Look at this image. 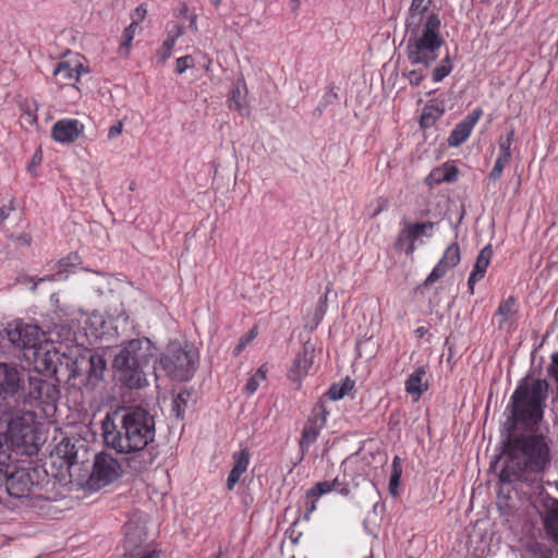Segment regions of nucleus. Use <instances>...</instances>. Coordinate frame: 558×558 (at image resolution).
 Segmentation results:
<instances>
[{
  "label": "nucleus",
  "instance_id": "nucleus-1",
  "mask_svg": "<svg viewBox=\"0 0 558 558\" xmlns=\"http://www.w3.org/2000/svg\"><path fill=\"white\" fill-rule=\"evenodd\" d=\"M547 391L546 380L524 379L510 398L500 430L504 465L498 476L501 485L499 495L506 485L541 482L550 466V440L538 427Z\"/></svg>",
  "mask_w": 558,
  "mask_h": 558
},
{
  "label": "nucleus",
  "instance_id": "nucleus-2",
  "mask_svg": "<svg viewBox=\"0 0 558 558\" xmlns=\"http://www.w3.org/2000/svg\"><path fill=\"white\" fill-rule=\"evenodd\" d=\"M59 389L16 363L0 362V421L12 446H26L34 432L35 413L25 405L53 403Z\"/></svg>",
  "mask_w": 558,
  "mask_h": 558
},
{
  "label": "nucleus",
  "instance_id": "nucleus-3",
  "mask_svg": "<svg viewBox=\"0 0 558 558\" xmlns=\"http://www.w3.org/2000/svg\"><path fill=\"white\" fill-rule=\"evenodd\" d=\"M430 0H412L405 17V52L412 65L428 69L438 58L445 44L441 36V21L437 13L429 11Z\"/></svg>",
  "mask_w": 558,
  "mask_h": 558
},
{
  "label": "nucleus",
  "instance_id": "nucleus-4",
  "mask_svg": "<svg viewBox=\"0 0 558 558\" xmlns=\"http://www.w3.org/2000/svg\"><path fill=\"white\" fill-rule=\"evenodd\" d=\"M104 441L118 453L144 450L156 436L155 418L142 407H131L106 415L101 423Z\"/></svg>",
  "mask_w": 558,
  "mask_h": 558
},
{
  "label": "nucleus",
  "instance_id": "nucleus-5",
  "mask_svg": "<svg viewBox=\"0 0 558 558\" xmlns=\"http://www.w3.org/2000/svg\"><path fill=\"white\" fill-rule=\"evenodd\" d=\"M156 351L155 344L146 337L124 342L113 360V367L121 383L130 389L147 386L148 380L144 368L150 364Z\"/></svg>",
  "mask_w": 558,
  "mask_h": 558
},
{
  "label": "nucleus",
  "instance_id": "nucleus-6",
  "mask_svg": "<svg viewBox=\"0 0 558 558\" xmlns=\"http://www.w3.org/2000/svg\"><path fill=\"white\" fill-rule=\"evenodd\" d=\"M198 357V352L193 344L170 341L156 363L158 368L162 369L172 379L185 381L196 371Z\"/></svg>",
  "mask_w": 558,
  "mask_h": 558
},
{
  "label": "nucleus",
  "instance_id": "nucleus-7",
  "mask_svg": "<svg viewBox=\"0 0 558 558\" xmlns=\"http://www.w3.org/2000/svg\"><path fill=\"white\" fill-rule=\"evenodd\" d=\"M9 457L4 451L0 453V488L5 487V492L14 498L24 497H38L37 490L39 489V473L36 469H19L8 475L5 460Z\"/></svg>",
  "mask_w": 558,
  "mask_h": 558
},
{
  "label": "nucleus",
  "instance_id": "nucleus-8",
  "mask_svg": "<svg viewBox=\"0 0 558 558\" xmlns=\"http://www.w3.org/2000/svg\"><path fill=\"white\" fill-rule=\"evenodd\" d=\"M8 339L15 347L32 351V356H25L27 360L33 359L37 364H39L43 343L49 341L46 333L37 325L31 324L17 325L15 328L8 330Z\"/></svg>",
  "mask_w": 558,
  "mask_h": 558
},
{
  "label": "nucleus",
  "instance_id": "nucleus-9",
  "mask_svg": "<svg viewBox=\"0 0 558 558\" xmlns=\"http://www.w3.org/2000/svg\"><path fill=\"white\" fill-rule=\"evenodd\" d=\"M328 414L329 411L325 405V399H319L313 407L302 428L301 438L299 440V449L302 454L301 459L304 458L310 447L318 439L322 429L326 425Z\"/></svg>",
  "mask_w": 558,
  "mask_h": 558
},
{
  "label": "nucleus",
  "instance_id": "nucleus-10",
  "mask_svg": "<svg viewBox=\"0 0 558 558\" xmlns=\"http://www.w3.org/2000/svg\"><path fill=\"white\" fill-rule=\"evenodd\" d=\"M122 473L121 464L111 454L100 452L96 454L87 485L97 490L117 480Z\"/></svg>",
  "mask_w": 558,
  "mask_h": 558
},
{
  "label": "nucleus",
  "instance_id": "nucleus-11",
  "mask_svg": "<svg viewBox=\"0 0 558 558\" xmlns=\"http://www.w3.org/2000/svg\"><path fill=\"white\" fill-rule=\"evenodd\" d=\"M106 366L107 363L102 355L88 352L75 361L74 372L77 375H85L87 385L95 387L102 379Z\"/></svg>",
  "mask_w": 558,
  "mask_h": 558
},
{
  "label": "nucleus",
  "instance_id": "nucleus-12",
  "mask_svg": "<svg viewBox=\"0 0 558 558\" xmlns=\"http://www.w3.org/2000/svg\"><path fill=\"white\" fill-rule=\"evenodd\" d=\"M84 132V124L76 119H61L51 130L52 138L62 144L75 142Z\"/></svg>",
  "mask_w": 558,
  "mask_h": 558
},
{
  "label": "nucleus",
  "instance_id": "nucleus-13",
  "mask_svg": "<svg viewBox=\"0 0 558 558\" xmlns=\"http://www.w3.org/2000/svg\"><path fill=\"white\" fill-rule=\"evenodd\" d=\"M460 262V247L458 243L449 245L438 264L433 268L432 272L425 280V284H432L441 279L446 272L457 266Z\"/></svg>",
  "mask_w": 558,
  "mask_h": 558
},
{
  "label": "nucleus",
  "instance_id": "nucleus-14",
  "mask_svg": "<svg viewBox=\"0 0 558 558\" xmlns=\"http://www.w3.org/2000/svg\"><path fill=\"white\" fill-rule=\"evenodd\" d=\"M313 363V349L304 344L296 354L293 364L289 371V378L300 387L301 378L307 373Z\"/></svg>",
  "mask_w": 558,
  "mask_h": 558
},
{
  "label": "nucleus",
  "instance_id": "nucleus-15",
  "mask_svg": "<svg viewBox=\"0 0 558 558\" xmlns=\"http://www.w3.org/2000/svg\"><path fill=\"white\" fill-rule=\"evenodd\" d=\"M82 72H87L83 64L77 62L72 65L68 61H61L53 70V76L60 85H74L75 82H78Z\"/></svg>",
  "mask_w": 558,
  "mask_h": 558
},
{
  "label": "nucleus",
  "instance_id": "nucleus-16",
  "mask_svg": "<svg viewBox=\"0 0 558 558\" xmlns=\"http://www.w3.org/2000/svg\"><path fill=\"white\" fill-rule=\"evenodd\" d=\"M247 88L243 80H238L230 92L228 102L231 109L236 110L241 116H250V107L246 100Z\"/></svg>",
  "mask_w": 558,
  "mask_h": 558
},
{
  "label": "nucleus",
  "instance_id": "nucleus-17",
  "mask_svg": "<svg viewBox=\"0 0 558 558\" xmlns=\"http://www.w3.org/2000/svg\"><path fill=\"white\" fill-rule=\"evenodd\" d=\"M492 256H493L492 245H486L480 252V254L476 258V262L474 264L473 270L468 280V286H469L471 293H473L474 284L484 277L486 269L490 263Z\"/></svg>",
  "mask_w": 558,
  "mask_h": 558
},
{
  "label": "nucleus",
  "instance_id": "nucleus-18",
  "mask_svg": "<svg viewBox=\"0 0 558 558\" xmlns=\"http://www.w3.org/2000/svg\"><path fill=\"white\" fill-rule=\"evenodd\" d=\"M232 459L233 466L227 478V488L229 490L233 489L234 485L240 481L241 475L247 470L250 463L248 450L245 448L234 452Z\"/></svg>",
  "mask_w": 558,
  "mask_h": 558
},
{
  "label": "nucleus",
  "instance_id": "nucleus-19",
  "mask_svg": "<svg viewBox=\"0 0 558 558\" xmlns=\"http://www.w3.org/2000/svg\"><path fill=\"white\" fill-rule=\"evenodd\" d=\"M543 525L547 536L558 545V499H551L547 505Z\"/></svg>",
  "mask_w": 558,
  "mask_h": 558
},
{
  "label": "nucleus",
  "instance_id": "nucleus-20",
  "mask_svg": "<svg viewBox=\"0 0 558 558\" xmlns=\"http://www.w3.org/2000/svg\"><path fill=\"white\" fill-rule=\"evenodd\" d=\"M425 375L426 368L424 366H420L409 376L405 381L407 392L411 396H414L415 400H417L428 388L427 381L423 380Z\"/></svg>",
  "mask_w": 558,
  "mask_h": 558
},
{
  "label": "nucleus",
  "instance_id": "nucleus-21",
  "mask_svg": "<svg viewBox=\"0 0 558 558\" xmlns=\"http://www.w3.org/2000/svg\"><path fill=\"white\" fill-rule=\"evenodd\" d=\"M515 303L517 301L513 296H509L500 303L496 313V315L500 317L498 324L500 329H509L511 327V319L517 314Z\"/></svg>",
  "mask_w": 558,
  "mask_h": 558
},
{
  "label": "nucleus",
  "instance_id": "nucleus-22",
  "mask_svg": "<svg viewBox=\"0 0 558 558\" xmlns=\"http://www.w3.org/2000/svg\"><path fill=\"white\" fill-rule=\"evenodd\" d=\"M472 130L473 128L462 120L451 131L448 137V145L451 147H458L469 138Z\"/></svg>",
  "mask_w": 558,
  "mask_h": 558
},
{
  "label": "nucleus",
  "instance_id": "nucleus-23",
  "mask_svg": "<svg viewBox=\"0 0 558 558\" xmlns=\"http://www.w3.org/2000/svg\"><path fill=\"white\" fill-rule=\"evenodd\" d=\"M434 227L432 221L412 223L403 229V236L413 238L414 241L422 235L430 236Z\"/></svg>",
  "mask_w": 558,
  "mask_h": 558
},
{
  "label": "nucleus",
  "instance_id": "nucleus-24",
  "mask_svg": "<svg viewBox=\"0 0 558 558\" xmlns=\"http://www.w3.org/2000/svg\"><path fill=\"white\" fill-rule=\"evenodd\" d=\"M354 386V383L347 378L340 385H332L329 390L320 399H325V403L328 400H340L342 399Z\"/></svg>",
  "mask_w": 558,
  "mask_h": 558
},
{
  "label": "nucleus",
  "instance_id": "nucleus-25",
  "mask_svg": "<svg viewBox=\"0 0 558 558\" xmlns=\"http://www.w3.org/2000/svg\"><path fill=\"white\" fill-rule=\"evenodd\" d=\"M327 294L328 291L323 298L319 299L312 317L305 324V328L310 329L311 331L317 328L327 312Z\"/></svg>",
  "mask_w": 558,
  "mask_h": 558
},
{
  "label": "nucleus",
  "instance_id": "nucleus-26",
  "mask_svg": "<svg viewBox=\"0 0 558 558\" xmlns=\"http://www.w3.org/2000/svg\"><path fill=\"white\" fill-rule=\"evenodd\" d=\"M138 26V21L133 20L132 23L123 31L122 40L119 47L120 56L126 57L129 54V50L134 39L136 28Z\"/></svg>",
  "mask_w": 558,
  "mask_h": 558
},
{
  "label": "nucleus",
  "instance_id": "nucleus-27",
  "mask_svg": "<svg viewBox=\"0 0 558 558\" xmlns=\"http://www.w3.org/2000/svg\"><path fill=\"white\" fill-rule=\"evenodd\" d=\"M514 130L511 129L506 136H500L498 140L499 158L510 161L511 159V145L514 141Z\"/></svg>",
  "mask_w": 558,
  "mask_h": 558
},
{
  "label": "nucleus",
  "instance_id": "nucleus-28",
  "mask_svg": "<svg viewBox=\"0 0 558 558\" xmlns=\"http://www.w3.org/2000/svg\"><path fill=\"white\" fill-rule=\"evenodd\" d=\"M266 379V368L260 366L256 373L247 379L244 386V392L248 396L253 395L259 387L260 383Z\"/></svg>",
  "mask_w": 558,
  "mask_h": 558
},
{
  "label": "nucleus",
  "instance_id": "nucleus-29",
  "mask_svg": "<svg viewBox=\"0 0 558 558\" xmlns=\"http://www.w3.org/2000/svg\"><path fill=\"white\" fill-rule=\"evenodd\" d=\"M452 62L450 56L447 54L440 63L433 70V81L438 83L441 82L452 71Z\"/></svg>",
  "mask_w": 558,
  "mask_h": 558
},
{
  "label": "nucleus",
  "instance_id": "nucleus-30",
  "mask_svg": "<svg viewBox=\"0 0 558 558\" xmlns=\"http://www.w3.org/2000/svg\"><path fill=\"white\" fill-rule=\"evenodd\" d=\"M444 110L438 107H426L421 116V125L430 128L442 116Z\"/></svg>",
  "mask_w": 558,
  "mask_h": 558
},
{
  "label": "nucleus",
  "instance_id": "nucleus-31",
  "mask_svg": "<svg viewBox=\"0 0 558 558\" xmlns=\"http://www.w3.org/2000/svg\"><path fill=\"white\" fill-rule=\"evenodd\" d=\"M133 547H135V544L130 537H128L125 539V548L129 553L124 555V558H158V555L155 551H146L141 548L133 549Z\"/></svg>",
  "mask_w": 558,
  "mask_h": 558
},
{
  "label": "nucleus",
  "instance_id": "nucleus-32",
  "mask_svg": "<svg viewBox=\"0 0 558 558\" xmlns=\"http://www.w3.org/2000/svg\"><path fill=\"white\" fill-rule=\"evenodd\" d=\"M401 468L399 464V458H395L392 462V472L389 480V490L391 495H397V487L400 484Z\"/></svg>",
  "mask_w": 558,
  "mask_h": 558
},
{
  "label": "nucleus",
  "instance_id": "nucleus-33",
  "mask_svg": "<svg viewBox=\"0 0 558 558\" xmlns=\"http://www.w3.org/2000/svg\"><path fill=\"white\" fill-rule=\"evenodd\" d=\"M333 492L329 481L316 483L311 489L306 492L307 498H319L320 496Z\"/></svg>",
  "mask_w": 558,
  "mask_h": 558
},
{
  "label": "nucleus",
  "instance_id": "nucleus-34",
  "mask_svg": "<svg viewBox=\"0 0 558 558\" xmlns=\"http://www.w3.org/2000/svg\"><path fill=\"white\" fill-rule=\"evenodd\" d=\"M396 247L400 251H404L407 255H412L415 251L414 239L403 236V230L399 233L396 241Z\"/></svg>",
  "mask_w": 558,
  "mask_h": 558
},
{
  "label": "nucleus",
  "instance_id": "nucleus-35",
  "mask_svg": "<svg viewBox=\"0 0 558 558\" xmlns=\"http://www.w3.org/2000/svg\"><path fill=\"white\" fill-rule=\"evenodd\" d=\"M257 327L254 326L247 333L243 335L234 348L233 354L238 356L245 349V347L257 337Z\"/></svg>",
  "mask_w": 558,
  "mask_h": 558
},
{
  "label": "nucleus",
  "instance_id": "nucleus-36",
  "mask_svg": "<svg viewBox=\"0 0 558 558\" xmlns=\"http://www.w3.org/2000/svg\"><path fill=\"white\" fill-rule=\"evenodd\" d=\"M174 43L171 40L166 39L161 47L158 49L156 57L160 64H165V62L171 57L172 50L174 47Z\"/></svg>",
  "mask_w": 558,
  "mask_h": 558
},
{
  "label": "nucleus",
  "instance_id": "nucleus-37",
  "mask_svg": "<svg viewBox=\"0 0 558 558\" xmlns=\"http://www.w3.org/2000/svg\"><path fill=\"white\" fill-rule=\"evenodd\" d=\"M403 76L408 78L410 85L417 87L421 85L426 75L423 69L420 68L415 70L404 71Z\"/></svg>",
  "mask_w": 558,
  "mask_h": 558
},
{
  "label": "nucleus",
  "instance_id": "nucleus-38",
  "mask_svg": "<svg viewBox=\"0 0 558 558\" xmlns=\"http://www.w3.org/2000/svg\"><path fill=\"white\" fill-rule=\"evenodd\" d=\"M510 161L508 160H505L502 158H499L497 157L496 161H495V165H494V168L492 169L490 173H489V179L494 180V181H497L501 174H502V171H504V168L509 163Z\"/></svg>",
  "mask_w": 558,
  "mask_h": 558
},
{
  "label": "nucleus",
  "instance_id": "nucleus-39",
  "mask_svg": "<svg viewBox=\"0 0 558 558\" xmlns=\"http://www.w3.org/2000/svg\"><path fill=\"white\" fill-rule=\"evenodd\" d=\"M183 34H184V26L180 25V24H177V23H173L170 26H168V32H167V38L166 39H168V40L172 39V43L175 44L178 38L181 37Z\"/></svg>",
  "mask_w": 558,
  "mask_h": 558
},
{
  "label": "nucleus",
  "instance_id": "nucleus-40",
  "mask_svg": "<svg viewBox=\"0 0 558 558\" xmlns=\"http://www.w3.org/2000/svg\"><path fill=\"white\" fill-rule=\"evenodd\" d=\"M194 66V60L191 56H184L177 59L175 71L182 74L185 70Z\"/></svg>",
  "mask_w": 558,
  "mask_h": 558
},
{
  "label": "nucleus",
  "instance_id": "nucleus-41",
  "mask_svg": "<svg viewBox=\"0 0 558 558\" xmlns=\"http://www.w3.org/2000/svg\"><path fill=\"white\" fill-rule=\"evenodd\" d=\"M444 174L441 175L442 181L452 183L458 179V169L454 166L445 165L442 167Z\"/></svg>",
  "mask_w": 558,
  "mask_h": 558
},
{
  "label": "nucleus",
  "instance_id": "nucleus-42",
  "mask_svg": "<svg viewBox=\"0 0 558 558\" xmlns=\"http://www.w3.org/2000/svg\"><path fill=\"white\" fill-rule=\"evenodd\" d=\"M15 210V207H14V201L11 199L10 203L8 205H4L0 208V227H2V223L4 222V220H7L11 213Z\"/></svg>",
  "mask_w": 558,
  "mask_h": 558
},
{
  "label": "nucleus",
  "instance_id": "nucleus-43",
  "mask_svg": "<svg viewBox=\"0 0 558 558\" xmlns=\"http://www.w3.org/2000/svg\"><path fill=\"white\" fill-rule=\"evenodd\" d=\"M123 131V123L122 121H118L116 124L109 128L108 130V140H114L118 137Z\"/></svg>",
  "mask_w": 558,
  "mask_h": 558
},
{
  "label": "nucleus",
  "instance_id": "nucleus-44",
  "mask_svg": "<svg viewBox=\"0 0 558 558\" xmlns=\"http://www.w3.org/2000/svg\"><path fill=\"white\" fill-rule=\"evenodd\" d=\"M482 116L481 109L473 110L469 116H466L463 121L470 124L474 129L475 124L478 122L480 118Z\"/></svg>",
  "mask_w": 558,
  "mask_h": 558
},
{
  "label": "nucleus",
  "instance_id": "nucleus-45",
  "mask_svg": "<svg viewBox=\"0 0 558 558\" xmlns=\"http://www.w3.org/2000/svg\"><path fill=\"white\" fill-rule=\"evenodd\" d=\"M548 374L558 381V353L551 355V363L548 367Z\"/></svg>",
  "mask_w": 558,
  "mask_h": 558
},
{
  "label": "nucleus",
  "instance_id": "nucleus-46",
  "mask_svg": "<svg viewBox=\"0 0 558 558\" xmlns=\"http://www.w3.org/2000/svg\"><path fill=\"white\" fill-rule=\"evenodd\" d=\"M146 13V7L144 4L138 5L132 14V21L135 20L138 21V23L142 22L145 19Z\"/></svg>",
  "mask_w": 558,
  "mask_h": 558
},
{
  "label": "nucleus",
  "instance_id": "nucleus-47",
  "mask_svg": "<svg viewBox=\"0 0 558 558\" xmlns=\"http://www.w3.org/2000/svg\"><path fill=\"white\" fill-rule=\"evenodd\" d=\"M22 119L25 123L31 125L37 123V116L31 109H27L23 112Z\"/></svg>",
  "mask_w": 558,
  "mask_h": 558
},
{
  "label": "nucleus",
  "instance_id": "nucleus-48",
  "mask_svg": "<svg viewBox=\"0 0 558 558\" xmlns=\"http://www.w3.org/2000/svg\"><path fill=\"white\" fill-rule=\"evenodd\" d=\"M52 360L50 357V353L49 351H45L44 352V357H43V365H44V368L47 371V372H50V371H54V367H52Z\"/></svg>",
  "mask_w": 558,
  "mask_h": 558
},
{
  "label": "nucleus",
  "instance_id": "nucleus-49",
  "mask_svg": "<svg viewBox=\"0 0 558 558\" xmlns=\"http://www.w3.org/2000/svg\"><path fill=\"white\" fill-rule=\"evenodd\" d=\"M12 240L17 244V245H29L31 244V236L28 234H21V235H17V236H11Z\"/></svg>",
  "mask_w": 558,
  "mask_h": 558
},
{
  "label": "nucleus",
  "instance_id": "nucleus-50",
  "mask_svg": "<svg viewBox=\"0 0 558 558\" xmlns=\"http://www.w3.org/2000/svg\"><path fill=\"white\" fill-rule=\"evenodd\" d=\"M62 445L58 447V453H62L63 458L68 461L69 464H73L75 462L76 454L73 452H68V450H62Z\"/></svg>",
  "mask_w": 558,
  "mask_h": 558
},
{
  "label": "nucleus",
  "instance_id": "nucleus-51",
  "mask_svg": "<svg viewBox=\"0 0 558 558\" xmlns=\"http://www.w3.org/2000/svg\"><path fill=\"white\" fill-rule=\"evenodd\" d=\"M442 174H444V170H442V168H437V169H435V170H433V171H432V173H430V175H429V177H430V179H432L435 183L439 184V183L444 182V181H442V179H441V175H442Z\"/></svg>",
  "mask_w": 558,
  "mask_h": 558
},
{
  "label": "nucleus",
  "instance_id": "nucleus-52",
  "mask_svg": "<svg viewBox=\"0 0 558 558\" xmlns=\"http://www.w3.org/2000/svg\"><path fill=\"white\" fill-rule=\"evenodd\" d=\"M77 259V256L74 255V256H68L66 258H63V259H60L58 262L59 266L60 267H65L68 265H73L74 263L72 260H76Z\"/></svg>",
  "mask_w": 558,
  "mask_h": 558
},
{
  "label": "nucleus",
  "instance_id": "nucleus-53",
  "mask_svg": "<svg viewBox=\"0 0 558 558\" xmlns=\"http://www.w3.org/2000/svg\"><path fill=\"white\" fill-rule=\"evenodd\" d=\"M189 12V8L185 3H181L180 8L177 10V16H185Z\"/></svg>",
  "mask_w": 558,
  "mask_h": 558
},
{
  "label": "nucleus",
  "instance_id": "nucleus-54",
  "mask_svg": "<svg viewBox=\"0 0 558 558\" xmlns=\"http://www.w3.org/2000/svg\"><path fill=\"white\" fill-rule=\"evenodd\" d=\"M62 274H63V271H62V270H59L56 275H53V276H51V277L46 276V277H44V278H40L39 280H40V281H46V280L51 281V280H56V279H61V278H63V277H62Z\"/></svg>",
  "mask_w": 558,
  "mask_h": 558
},
{
  "label": "nucleus",
  "instance_id": "nucleus-55",
  "mask_svg": "<svg viewBox=\"0 0 558 558\" xmlns=\"http://www.w3.org/2000/svg\"><path fill=\"white\" fill-rule=\"evenodd\" d=\"M329 482H330L332 490H336V492L344 484L338 477H336L335 480L329 481Z\"/></svg>",
  "mask_w": 558,
  "mask_h": 558
},
{
  "label": "nucleus",
  "instance_id": "nucleus-56",
  "mask_svg": "<svg viewBox=\"0 0 558 558\" xmlns=\"http://www.w3.org/2000/svg\"><path fill=\"white\" fill-rule=\"evenodd\" d=\"M337 492L342 496L350 495V488H349L348 484H345V483Z\"/></svg>",
  "mask_w": 558,
  "mask_h": 558
},
{
  "label": "nucleus",
  "instance_id": "nucleus-57",
  "mask_svg": "<svg viewBox=\"0 0 558 558\" xmlns=\"http://www.w3.org/2000/svg\"><path fill=\"white\" fill-rule=\"evenodd\" d=\"M365 484H366V488H367L368 493L372 496H375L376 495V488H375L374 484L372 482H369V481H366Z\"/></svg>",
  "mask_w": 558,
  "mask_h": 558
},
{
  "label": "nucleus",
  "instance_id": "nucleus-58",
  "mask_svg": "<svg viewBox=\"0 0 558 558\" xmlns=\"http://www.w3.org/2000/svg\"><path fill=\"white\" fill-rule=\"evenodd\" d=\"M316 500H317V498H313V500L311 501L310 506L306 509V511H307L306 515H308L311 512H313L316 509Z\"/></svg>",
  "mask_w": 558,
  "mask_h": 558
},
{
  "label": "nucleus",
  "instance_id": "nucleus-59",
  "mask_svg": "<svg viewBox=\"0 0 558 558\" xmlns=\"http://www.w3.org/2000/svg\"><path fill=\"white\" fill-rule=\"evenodd\" d=\"M41 161V156L39 153H36L34 156H33V159H32V166H36L38 163H40Z\"/></svg>",
  "mask_w": 558,
  "mask_h": 558
},
{
  "label": "nucleus",
  "instance_id": "nucleus-60",
  "mask_svg": "<svg viewBox=\"0 0 558 558\" xmlns=\"http://www.w3.org/2000/svg\"><path fill=\"white\" fill-rule=\"evenodd\" d=\"M190 20H191V27L196 28V26H195L196 15H195V14H192V15H191V17H190Z\"/></svg>",
  "mask_w": 558,
  "mask_h": 558
},
{
  "label": "nucleus",
  "instance_id": "nucleus-61",
  "mask_svg": "<svg viewBox=\"0 0 558 558\" xmlns=\"http://www.w3.org/2000/svg\"><path fill=\"white\" fill-rule=\"evenodd\" d=\"M293 10H296L300 5V0H292Z\"/></svg>",
  "mask_w": 558,
  "mask_h": 558
},
{
  "label": "nucleus",
  "instance_id": "nucleus-62",
  "mask_svg": "<svg viewBox=\"0 0 558 558\" xmlns=\"http://www.w3.org/2000/svg\"><path fill=\"white\" fill-rule=\"evenodd\" d=\"M416 333H418L420 336H423L425 333V329L424 327H420L415 330Z\"/></svg>",
  "mask_w": 558,
  "mask_h": 558
},
{
  "label": "nucleus",
  "instance_id": "nucleus-63",
  "mask_svg": "<svg viewBox=\"0 0 558 558\" xmlns=\"http://www.w3.org/2000/svg\"><path fill=\"white\" fill-rule=\"evenodd\" d=\"M178 400H180V401H184L183 393H180V395L178 396Z\"/></svg>",
  "mask_w": 558,
  "mask_h": 558
},
{
  "label": "nucleus",
  "instance_id": "nucleus-64",
  "mask_svg": "<svg viewBox=\"0 0 558 558\" xmlns=\"http://www.w3.org/2000/svg\"><path fill=\"white\" fill-rule=\"evenodd\" d=\"M219 1H220V0H215V1H214V2H215V5H218V4H219Z\"/></svg>",
  "mask_w": 558,
  "mask_h": 558
}]
</instances>
